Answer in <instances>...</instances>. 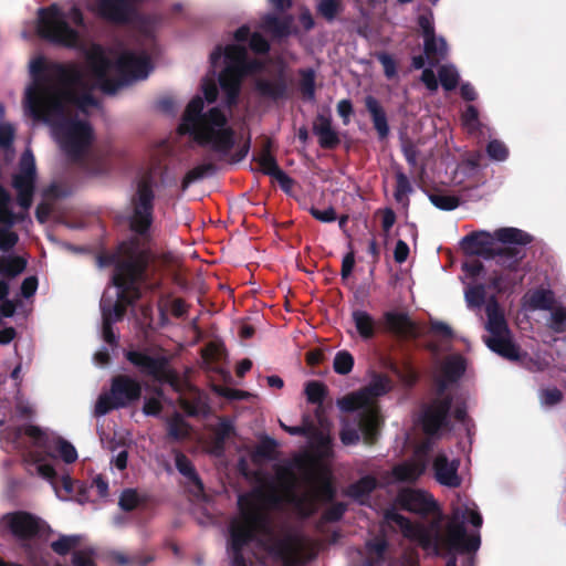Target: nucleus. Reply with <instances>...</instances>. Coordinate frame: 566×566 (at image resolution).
Returning a JSON list of instances; mask_svg holds the SVG:
<instances>
[{
  "label": "nucleus",
  "instance_id": "1",
  "mask_svg": "<svg viewBox=\"0 0 566 566\" xmlns=\"http://www.w3.org/2000/svg\"><path fill=\"white\" fill-rule=\"evenodd\" d=\"M71 24L85 29L83 13L74 3L67 10L57 4L39 9V34L82 52L86 65H44L41 59L32 61L33 83L25 88L23 104L28 114L51 127L61 150L70 159L78 160L95 138L91 124L80 117L98 107L94 90L115 94L120 87L148 77L153 66L144 50H105L98 44L86 48L81 32Z\"/></svg>",
  "mask_w": 566,
  "mask_h": 566
},
{
  "label": "nucleus",
  "instance_id": "2",
  "mask_svg": "<svg viewBox=\"0 0 566 566\" xmlns=\"http://www.w3.org/2000/svg\"><path fill=\"white\" fill-rule=\"evenodd\" d=\"M296 473L277 470L275 479L239 495V515L230 523L228 553L232 566H248L242 555L245 546L266 553L282 566H304L313 557L311 541L298 530L277 531L271 511L290 506L307 517L321 503L334 496L329 469L317 460L302 455L295 460Z\"/></svg>",
  "mask_w": 566,
  "mask_h": 566
},
{
  "label": "nucleus",
  "instance_id": "3",
  "mask_svg": "<svg viewBox=\"0 0 566 566\" xmlns=\"http://www.w3.org/2000/svg\"><path fill=\"white\" fill-rule=\"evenodd\" d=\"M233 43L218 45L210 53L213 73L218 72V81L226 94L228 109L213 106L205 111L206 104H212L218 96L214 78H205L201 84L202 94L196 95L188 103L184 113L179 132L188 134L199 145L208 148L217 159L241 161L247 157L250 142H241L229 119L230 107L237 103L242 80L262 69L256 59H249L245 43L256 54H265L270 43L259 32L251 33L248 25L240 27L233 33Z\"/></svg>",
  "mask_w": 566,
  "mask_h": 566
},
{
  "label": "nucleus",
  "instance_id": "4",
  "mask_svg": "<svg viewBox=\"0 0 566 566\" xmlns=\"http://www.w3.org/2000/svg\"><path fill=\"white\" fill-rule=\"evenodd\" d=\"M395 504L418 515H432L433 521L428 526L411 523L396 507L385 512V521L390 526H397L403 536L421 546L428 555L437 556L440 549L449 552H476L481 545L480 527L482 516L474 503H465L453 509L452 516L441 528L440 512L433 496L421 489H401Z\"/></svg>",
  "mask_w": 566,
  "mask_h": 566
},
{
  "label": "nucleus",
  "instance_id": "5",
  "mask_svg": "<svg viewBox=\"0 0 566 566\" xmlns=\"http://www.w3.org/2000/svg\"><path fill=\"white\" fill-rule=\"evenodd\" d=\"M148 261V252L137 241L132 240L120 245L112 285L106 287L99 303L102 336L109 345H116L118 338L113 324L120 321L127 305H132L140 296V283Z\"/></svg>",
  "mask_w": 566,
  "mask_h": 566
},
{
  "label": "nucleus",
  "instance_id": "6",
  "mask_svg": "<svg viewBox=\"0 0 566 566\" xmlns=\"http://www.w3.org/2000/svg\"><path fill=\"white\" fill-rule=\"evenodd\" d=\"M36 178L35 160L32 151L27 149L20 159L19 171L13 176L12 186L18 195L21 213L12 211L9 192L0 185V274L14 277L25 269L27 262L21 256L7 254L18 242V234L11 227L23 220L32 205Z\"/></svg>",
  "mask_w": 566,
  "mask_h": 566
},
{
  "label": "nucleus",
  "instance_id": "7",
  "mask_svg": "<svg viewBox=\"0 0 566 566\" xmlns=\"http://www.w3.org/2000/svg\"><path fill=\"white\" fill-rule=\"evenodd\" d=\"M465 370V361L461 356L448 357L440 367L437 380L438 397L424 409L422 426L427 434L434 436L448 427V415L453 405V416L461 422L463 430L470 433L467 419V406L462 397L453 399L444 395L449 384L457 381Z\"/></svg>",
  "mask_w": 566,
  "mask_h": 566
},
{
  "label": "nucleus",
  "instance_id": "8",
  "mask_svg": "<svg viewBox=\"0 0 566 566\" xmlns=\"http://www.w3.org/2000/svg\"><path fill=\"white\" fill-rule=\"evenodd\" d=\"M391 387V381L386 375L375 374L366 387L336 402L344 412L358 411V424L367 443H373L377 439L381 426L377 399L390 391Z\"/></svg>",
  "mask_w": 566,
  "mask_h": 566
},
{
  "label": "nucleus",
  "instance_id": "9",
  "mask_svg": "<svg viewBox=\"0 0 566 566\" xmlns=\"http://www.w3.org/2000/svg\"><path fill=\"white\" fill-rule=\"evenodd\" d=\"M154 201L153 181L149 178H142L130 198L128 222L132 231L144 240H149L154 230Z\"/></svg>",
  "mask_w": 566,
  "mask_h": 566
},
{
  "label": "nucleus",
  "instance_id": "10",
  "mask_svg": "<svg viewBox=\"0 0 566 566\" xmlns=\"http://www.w3.org/2000/svg\"><path fill=\"white\" fill-rule=\"evenodd\" d=\"M485 312L488 316L485 329L490 334L484 339L486 346L492 352L507 359H518V348L511 340L510 329L505 322L504 315L500 310L497 302L494 298H491L486 303Z\"/></svg>",
  "mask_w": 566,
  "mask_h": 566
},
{
  "label": "nucleus",
  "instance_id": "11",
  "mask_svg": "<svg viewBox=\"0 0 566 566\" xmlns=\"http://www.w3.org/2000/svg\"><path fill=\"white\" fill-rule=\"evenodd\" d=\"M142 387L139 382L127 376H118L113 379L111 391L101 394L95 403V415L103 417L113 409L129 405L139 398Z\"/></svg>",
  "mask_w": 566,
  "mask_h": 566
},
{
  "label": "nucleus",
  "instance_id": "12",
  "mask_svg": "<svg viewBox=\"0 0 566 566\" xmlns=\"http://www.w3.org/2000/svg\"><path fill=\"white\" fill-rule=\"evenodd\" d=\"M460 459L451 457L446 451L436 454L432 461V471L434 480L442 486L457 489L462 484V478L459 474Z\"/></svg>",
  "mask_w": 566,
  "mask_h": 566
},
{
  "label": "nucleus",
  "instance_id": "13",
  "mask_svg": "<svg viewBox=\"0 0 566 566\" xmlns=\"http://www.w3.org/2000/svg\"><path fill=\"white\" fill-rule=\"evenodd\" d=\"M126 357L143 374L153 377H161L166 374L168 360L161 352L130 350L127 352Z\"/></svg>",
  "mask_w": 566,
  "mask_h": 566
},
{
  "label": "nucleus",
  "instance_id": "14",
  "mask_svg": "<svg viewBox=\"0 0 566 566\" xmlns=\"http://www.w3.org/2000/svg\"><path fill=\"white\" fill-rule=\"evenodd\" d=\"M426 470V450L419 448L411 459L398 463L392 468V481L401 483H413L424 474Z\"/></svg>",
  "mask_w": 566,
  "mask_h": 566
},
{
  "label": "nucleus",
  "instance_id": "15",
  "mask_svg": "<svg viewBox=\"0 0 566 566\" xmlns=\"http://www.w3.org/2000/svg\"><path fill=\"white\" fill-rule=\"evenodd\" d=\"M1 522L18 539L31 538L40 528V521L30 513L22 511L3 515Z\"/></svg>",
  "mask_w": 566,
  "mask_h": 566
},
{
  "label": "nucleus",
  "instance_id": "16",
  "mask_svg": "<svg viewBox=\"0 0 566 566\" xmlns=\"http://www.w3.org/2000/svg\"><path fill=\"white\" fill-rule=\"evenodd\" d=\"M495 241V231L489 232L481 230L463 237L461 245L470 254L491 258V254L493 253L492 245Z\"/></svg>",
  "mask_w": 566,
  "mask_h": 566
},
{
  "label": "nucleus",
  "instance_id": "17",
  "mask_svg": "<svg viewBox=\"0 0 566 566\" xmlns=\"http://www.w3.org/2000/svg\"><path fill=\"white\" fill-rule=\"evenodd\" d=\"M255 90L261 97L271 101L283 99L289 95V86L283 73L271 77L258 78L255 81Z\"/></svg>",
  "mask_w": 566,
  "mask_h": 566
},
{
  "label": "nucleus",
  "instance_id": "18",
  "mask_svg": "<svg viewBox=\"0 0 566 566\" xmlns=\"http://www.w3.org/2000/svg\"><path fill=\"white\" fill-rule=\"evenodd\" d=\"M293 23L294 18L292 15L280 18L274 13H266L261 19L260 28L269 32L274 39H284L297 33Z\"/></svg>",
  "mask_w": 566,
  "mask_h": 566
},
{
  "label": "nucleus",
  "instance_id": "19",
  "mask_svg": "<svg viewBox=\"0 0 566 566\" xmlns=\"http://www.w3.org/2000/svg\"><path fill=\"white\" fill-rule=\"evenodd\" d=\"M385 321L391 331L405 336H418L420 329L410 317L402 312H388L385 314Z\"/></svg>",
  "mask_w": 566,
  "mask_h": 566
},
{
  "label": "nucleus",
  "instance_id": "20",
  "mask_svg": "<svg viewBox=\"0 0 566 566\" xmlns=\"http://www.w3.org/2000/svg\"><path fill=\"white\" fill-rule=\"evenodd\" d=\"M259 165L261 171L273 177L283 189L289 190L291 188L292 179L279 167L275 158L269 151L260 155Z\"/></svg>",
  "mask_w": 566,
  "mask_h": 566
},
{
  "label": "nucleus",
  "instance_id": "21",
  "mask_svg": "<svg viewBox=\"0 0 566 566\" xmlns=\"http://www.w3.org/2000/svg\"><path fill=\"white\" fill-rule=\"evenodd\" d=\"M365 105L367 111L369 112L374 127L377 130L380 138H385L389 134V126L387 122V116L381 107L380 103L371 95H368L365 98Z\"/></svg>",
  "mask_w": 566,
  "mask_h": 566
},
{
  "label": "nucleus",
  "instance_id": "22",
  "mask_svg": "<svg viewBox=\"0 0 566 566\" xmlns=\"http://www.w3.org/2000/svg\"><path fill=\"white\" fill-rule=\"evenodd\" d=\"M313 132L317 136L319 145L324 148H333L339 143L338 135L327 117L319 116L314 124Z\"/></svg>",
  "mask_w": 566,
  "mask_h": 566
},
{
  "label": "nucleus",
  "instance_id": "23",
  "mask_svg": "<svg viewBox=\"0 0 566 566\" xmlns=\"http://www.w3.org/2000/svg\"><path fill=\"white\" fill-rule=\"evenodd\" d=\"M112 169V163L108 154L104 153H93L87 161L85 163L84 170L87 176L93 178H101L106 175Z\"/></svg>",
  "mask_w": 566,
  "mask_h": 566
},
{
  "label": "nucleus",
  "instance_id": "24",
  "mask_svg": "<svg viewBox=\"0 0 566 566\" xmlns=\"http://www.w3.org/2000/svg\"><path fill=\"white\" fill-rule=\"evenodd\" d=\"M352 321L356 327L357 333L363 339H370L374 337L377 323L367 311L354 310L352 312Z\"/></svg>",
  "mask_w": 566,
  "mask_h": 566
},
{
  "label": "nucleus",
  "instance_id": "25",
  "mask_svg": "<svg viewBox=\"0 0 566 566\" xmlns=\"http://www.w3.org/2000/svg\"><path fill=\"white\" fill-rule=\"evenodd\" d=\"M423 50L428 60L438 62L447 57L449 46L443 36H438L434 34L423 40Z\"/></svg>",
  "mask_w": 566,
  "mask_h": 566
},
{
  "label": "nucleus",
  "instance_id": "26",
  "mask_svg": "<svg viewBox=\"0 0 566 566\" xmlns=\"http://www.w3.org/2000/svg\"><path fill=\"white\" fill-rule=\"evenodd\" d=\"M495 239L501 243L515 245H526L532 241L528 233L512 227L496 229Z\"/></svg>",
  "mask_w": 566,
  "mask_h": 566
},
{
  "label": "nucleus",
  "instance_id": "27",
  "mask_svg": "<svg viewBox=\"0 0 566 566\" xmlns=\"http://www.w3.org/2000/svg\"><path fill=\"white\" fill-rule=\"evenodd\" d=\"M216 170L217 168L211 161H205L197 165L185 175L181 181L182 191H186L192 184L212 176Z\"/></svg>",
  "mask_w": 566,
  "mask_h": 566
},
{
  "label": "nucleus",
  "instance_id": "28",
  "mask_svg": "<svg viewBox=\"0 0 566 566\" xmlns=\"http://www.w3.org/2000/svg\"><path fill=\"white\" fill-rule=\"evenodd\" d=\"M30 457H31V461L34 464V469H35L36 473L40 476H42L43 479L48 480L52 484V486L55 490L56 496L61 500H67L66 496H63L60 493V491L56 489V486L54 484V479H55L56 473H55L53 465L50 462H48L39 453H32V454H30Z\"/></svg>",
  "mask_w": 566,
  "mask_h": 566
},
{
  "label": "nucleus",
  "instance_id": "29",
  "mask_svg": "<svg viewBox=\"0 0 566 566\" xmlns=\"http://www.w3.org/2000/svg\"><path fill=\"white\" fill-rule=\"evenodd\" d=\"M491 256L495 258L499 265L505 269H515L523 254L521 250L512 247L500 249L496 253H492Z\"/></svg>",
  "mask_w": 566,
  "mask_h": 566
},
{
  "label": "nucleus",
  "instance_id": "30",
  "mask_svg": "<svg viewBox=\"0 0 566 566\" xmlns=\"http://www.w3.org/2000/svg\"><path fill=\"white\" fill-rule=\"evenodd\" d=\"M527 304L531 310H551L554 306V294L549 290H536L528 294Z\"/></svg>",
  "mask_w": 566,
  "mask_h": 566
},
{
  "label": "nucleus",
  "instance_id": "31",
  "mask_svg": "<svg viewBox=\"0 0 566 566\" xmlns=\"http://www.w3.org/2000/svg\"><path fill=\"white\" fill-rule=\"evenodd\" d=\"M377 485V480L374 476L366 475L363 476L355 484L350 485L348 490V494L359 501L363 502L364 497L368 495Z\"/></svg>",
  "mask_w": 566,
  "mask_h": 566
},
{
  "label": "nucleus",
  "instance_id": "32",
  "mask_svg": "<svg viewBox=\"0 0 566 566\" xmlns=\"http://www.w3.org/2000/svg\"><path fill=\"white\" fill-rule=\"evenodd\" d=\"M486 297L484 284H469L464 290V298L470 308H481Z\"/></svg>",
  "mask_w": 566,
  "mask_h": 566
},
{
  "label": "nucleus",
  "instance_id": "33",
  "mask_svg": "<svg viewBox=\"0 0 566 566\" xmlns=\"http://www.w3.org/2000/svg\"><path fill=\"white\" fill-rule=\"evenodd\" d=\"M160 22L161 20L158 15H142L137 18L135 27L143 36L150 40L159 28Z\"/></svg>",
  "mask_w": 566,
  "mask_h": 566
},
{
  "label": "nucleus",
  "instance_id": "34",
  "mask_svg": "<svg viewBox=\"0 0 566 566\" xmlns=\"http://www.w3.org/2000/svg\"><path fill=\"white\" fill-rule=\"evenodd\" d=\"M175 465L176 469L182 474L185 478L195 482L199 488H201V482L197 475V472L191 463V461L181 452H175Z\"/></svg>",
  "mask_w": 566,
  "mask_h": 566
},
{
  "label": "nucleus",
  "instance_id": "35",
  "mask_svg": "<svg viewBox=\"0 0 566 566\" xmlns=\"http://www.w3.org/2000/svg\"><path fill=\"white\" fill-rule=\"evenodd\" d=\"M44 447L49 450L54 447L65 463H73L77 459V451L74 446L63 439L53 440Z\"/></svg>",
  "mask_w": 566,
  "mask_h": 566
},
{
  "label": "nucleus",
  "instance_id": "36",
  "mask_svg": "<svg viewBox=\"0 0 566 566\" xmlns=\"http://www.w3.org/2000/svg\"><path fill=\"white\" fill-rule=\"evenodd\" d=\"M439 80L446 91L454 90L459 83V72L453 64H444L439 69Z\"/></svg>",
  "mask_w": 566,
  "mask_h": 566
},
{
  "label": "nucleus",
  "instance_id": "37",
  "mask_svg": "<svg viewBox=\"0 0 566 566\" xmlns=\"http://www.w3.org/2000/svg\"><path fill=\"white\" fill-rule=\"evenodd\" d=\"M168 433L176 440H181L188 437L189 427L182 416L176 413L168 420Z\"/></svg>",
  "mask_w": 566,
  "mask_h": 566
},
{
  "label": "nucleus",
  "instance_id": "38",
  "mask_svg": "<svg viewBox=\"0 0 566 566\" xmlns=\"http://www.w3.org/2000/svg\"><path fill=\"white\" fill-rule=\"evenodd\" d=\"M412 192V186L409 178L401 171L396 174L395 198L402 205L408 203V196Z\"/></svg>",
  "mask_w": 566,
  "mask_h": 566
},
{
  "label": "nucleus",
  "instance_id": "39",
  "mask_svg": "<svg viewBox=\"0 0 566 566\" xmlns=\"http://www.w3.org/2000/svg\"><path fill=\"white\" fill-rule=\"evenodd\" d=\"M551 315L547 321V326L555 333H563L566 331V307L553 306Z\"/></svg>",
  "mask_w": 566,
  "mask_h": 566
},
{
  "label": "nucleus",
  "instance_id": "40",
  "mask_svg": "<svg viewBox=\"0 0 566 566\" xmlns=\"http://www.w3.org/2000/svg\"><path fill=\"white\" fill-rule=\"evenodd\" d=\"M143 501L144 496H142L135 489H126L119 496L118 505L124 511H132Z\"/></svg>",
  "mask_w": 566,
  "mask_h": 566
},
{
  "label": "nucleus",
  "instance_id": "41",
  "mask_svg": "<svg viewBox=\"0 0 566 566\" xmlns=\"http://www.w3.org/2000/svg\"><path fill=\"white\" fill-rule=\"evenodd\" d=\"M305 395L308 402L321 405L326 396V387L319 381L311 380L305 385Z\"/></svg>",
  "mask_w": 566,
  "mask_h": 566
},
{
  "label": "nucleus",
  "instance_id": "42",
  "mask_svg": "<svg viewBox=\"0 0 566 566\" xmlns=\"http://www.w3.org/2000/svg\"><path fill=\"white\" fill-rule=\"evenodd\" d=\"M81 538L80 535H63L54 541L51 547L56 554L65 555L78 545Z\"/></svg>",
  "mask_w": 566,
  "mask_h": 566
},
{
  "label": "nucleus",
  "instance_id": "43",
  "mask_svg": "<svg viewBox=\"0 0 566 566\" xmlns=\"http://www.w3.org/2000/svg\"><path fill=\"white\" fill-rule=\"evenodd\" d=\"M354 366V357L346 350L338 352L333 361L335 373L339 375H347L352 371Z\"/></svg>",
  "mask_w": 566,
  "mask_h": 566
},
{
  "label": "nucleus",
  "instance_id": "44",
  "mask_svg": "<svg viewBox=\"0 0 566 566\" xmlns=\"http://www.w3.org/2000/svg\"><path fill=\"white\" fill-rule=\"evenodd\" d=\"M429 199L431 203L440 210L450 211L459 206V199L450 195L431 193Z\"/></svg>",
  "mask_w": 566,
  "mask_h": 566
},
{
  "label": "nucleus",
  "instance_id": "45",
  "mask_svg": "<svg viewBox=\"0 0 566 566\" xmlns=\"http://www.w3.org/2000/svg\"><path fill=\"white\" fill-rule=\"evenodd\" d=\"M369 555L375 557V562H367V566H375L382 560L384 554L387 549V542L384 538H375L366 545Z\"/></svg>",
  "mask_w": 566,
  "mask_h": 566
},
{
  "label": "nucleus",
  "instance_id": "46",
  "mask_svg": "<svg viewBox=\"0 0 566 566\" xmlns=\"http://www.w3.org/2000/svg\"><path fill=\"white\" fill-rule=\"evenodd\" d=\"M340 10L339 0H321L317 4L318 13L327 21H334Z\"/></svg>",
  "mask_w": 566,
  "mask_h": 566
},
{
  "label": "nucleus",
  "instance_id": "47",
  "mask_svg": "<svg viewBox=\"0 0 566 566\" xmlns=\"http://www.w3.org/2000/svg\"><path fill=\"white\" fill-rule=\"evenodd\" d=\"M539 402L543 407L548 408L557 405L562 398L563 394L559 389L553 387V388H546L542 389L538 392Z\"/></svg>",
  "mask_w": 566,
  "mask_h": 566
},
{
  "label": "nucleus",
  "instance_id": "48",
  "mask_svg": "<svg viewBox=\"0 0 566 566\" xmlns=\"http://www.w3.org/2000/svg\"><path fill=\"white\" fill-rule=\"evenodd\" d=\"M462 124L469 133H474L481 126L479 112L473 105H469L462 115Z\"/></svg>",
  "mask_w": 566,
  "mask_h": 566
},
{
  "label": "nucleus",
  "instance_id": "49",
  "mask_svg": "<svg viewBox=\"0 0 566 566\" xmlns=\"http://www.w3.org/2000/svg\"><path fill=\"white\" fill-rule=\"evenodd\" d=\"M486 153L491 159L496 161H504L509 156L506 146L497 139L489 142Z\"/></svg>",
  "mask_w": 566,
  "mask_h": 566
},
{
  "label": "nucleus",
  "instance_id": "50",
  "mask_svg": "<svg viewBox=\"0 0 566 566\" xmlns=\"http://www.w3.org/2000/svg\"><path fill=\"white\" fill-rule=\"evenodd\" d=\"M418 24L422 32L423 40L436 34L433 13L431 10H428L426 13L419 15Z\"/></svg>",
  "mask_w": 566,
  "mask_h": 566
},
{
  "label": "nucleus",
  "instance_id": "51",
  "mask_svg": "<svg viewBox=\"0 0 566 566\" xmlns=\"http://www.w3.org/2000/svg\"><path fill=\"white\" fill-rule=\"evenodd\" d=\"M302 91L304 95L314 99L315 96V72L313 70H306L302 72Z\"/></svg>",
  "mask_w": 566,
  "mask_h": 566
},
{
  "label": "nucleus",
  "instance_id": "52",
  "mask_svg": "<svg viewBox=\"0 0 566 566\" xmlns=\"http://www.w3.org/2000/svg\"><path fill=\"white\" fill-rule=\"evenodd\" d=\"M377 60L381 63L384 73L387 78H392L397 75V66L395 60L385 52L377 53Z\"/></svg>",
  "mask_w": 566,
  "mask_h": 566
},
{
  "label": "nucleus",
  "instance_id": "53",
  "mask_svg": "<svg viewBox=\"0 0 566 566\" xmlns=\"http://www.w3.org/2000/svg\"><path fill=\"white\" fill-rule=\"evenodd\" d=\"M14 137V128L9 123H0V148L9 149Z\"/></svg>",
  "mask_w": 566,
  "mask_h": 566
},
{
  "label": "nucleus",
  "instance_id": "54",
  "mask_svg": "<svg viewBox=\"0 0 566 566\" xmlns=\"http://www.w3.org/2000/svg\"><path fill=\"white\" fill-rule=\"evenodd\" d=\"M360 439L359 432L356 428L345 424L340 431V440L345 446L357 444Z\"/></svg>",
  "mask_w": 566,
  "mask_h": 566
},
{
  "label": "nucleus",
  "instance_id": "55",
  "mask_svg": "<svg viewBox=\"0 0 566 566\" xmlns=\"http://www.w3.org/2000/svg\"><path fill=\"white\" fill-rule=\"evenodd\" d=\"M524 365L531 371H543L548 368L549 360L546 357L536 355V357L525 360Z\"/></svg>",
  "mask_w": 566,
  "mask_h": 566
},
{
  "label": "nucleus",
  "instance_id": "56",
  "mask_svg": "<svg viewBox=\"0 0 566 566\" xmlns=\"http://www.w3.org/2000/svg\"><path fill=\"white\" fill-rule=\"evenodd\" d=\"M310 212L316 220H318L321 222L328 223V222H333L336 220V212H335L334 208H332V207H328L323 210L316 209V208H311Z\"/></svg>",
  "mask_w": 566,
  "mask_h": 566
},
{
  "label": "nucleus",
  "instance_id": "57",
  "mask_svg": "<svg viewBox=\"0 0 566 566\" xmlns=\"http://www.w3.org/2000/svg\"><path fill=\"white\" fill-rule=\"evenodd\" d=\"M91 551H76L73 554V566H95Z\"/></svg>",
  "mask_w": 566,
  "mask_h": 566
},
{
  "label": "nucleus",
  "instance_id": "58",
  "mask_svg": "<svg viewBox=\"0 0 566 566\" xmlns=\"http://www.w3.org/2000/svg\"><path fill=\"white\" fill-rule=\"evenodd\" d=\"M38 289V279L35 276L25 277L21 284V294L29 298L33 296Z\"/></svg>",
  "mask_w": 566,
  "mask_h": 566
},
{
  "label": "nucleus",
  "instance_id": "59",
  "mask_svg": "<svg viewBox=\"0 0 566 566\" xmlns=\"http://www.w3.org/2000/svg\"><path fill=\"white\" fill-rule=\"evenodd\" d=\"M421 81L423 82V84L426 85V87L429 91L434 92L438 90V86H439L438 80H437L436 74L431 67L423 69L422 74H421Z\"/></svg>",
  "mask_w": 566,
  "mask_h": 566
},
{
  "label": "nucleus",
  "instance_id": "60",
  "mask_svg": "<svg viewBox=\"0 0 566 566\" xmlns=\"http://www.w3.org/2000/svg\"><path fill=\"white\" fill-rule=\"evenodd\" d=\"M345 511L346 506L343 503H336L325 512L324 520L327 522L338 521Z\"/></svg>",
  "mask_w": 566,
  "mask_h": 566
},
{
  "label": "nucleus",
  "instance_id": "61",
  "mask_svg": "<svg viewBox=\"0 0 566 566\" xmlns=\"http://www.w3.org/2000/svg\"><path fill=\"white\" fill-rule=\"evenodd\" d=\"M337 113L343 118L344 124L347 125L353 113L352 102L349 99L339 101L337 104Z\"/></svg>",
  "mask_w": 566,
  "mask_h": 566
},
{
  "label": "nucleus",
  "instance_id": "62",
  "mask_svg": "<svg viewBox=\"0 0 566 566\" xmlns=\"http://www.w3.org/2000/svg\"><path fill=\"white\" fill-rule=\"evenodd\" d=\"M409 255V247L402 241L398 240L394 250V258L397 263H403Z\"/></svg>",
  "mask_w": 566,
  "mask_h": 566
},
{
  "label": "nucleus",
  "instance_id": "63",
  "mask_svg": "<svg viewBox=\"0 0 566 566\" xmlns=\"http://www.w3.org/2000/svg\"><path fill=\"white\" fill-rule=\"evenodd\" d=\"M402 153L407 163L411 167H416L418 163V149L412 144H406L402 146Z\"/></svg>",
  "mask_w": 566,
  "mask_h": 566
},
{
  "label": "nucleus",
  "instance_id": "64",
  "mask_svg": "<svg viewBox=\"0 0 566 566\" xmlns=\"http://www.w3.org/2000/svg\"><path fill=\"white\" fill-rule=\"evenodd\" d=\"M233 430V424L230 420L223 419L218 423L216 434L219 440H224Z\"/></svg>",
  "mask_w": 566,
  "mask_h": 566
}]
</instances>
